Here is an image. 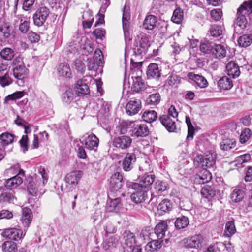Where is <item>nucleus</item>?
Returning <instances> with one entry per match:
<instances>
[{
    "label": "nucleus",
    "mask_w": 252,
    "mask_h": 252,
    "mask_svg": "<svg viewBox=\"0 0 252 252\" xmlns=\"http://www.w3.org/2000/svg\"><path fill=\"white\" fill-rule=\"evenodd\" d=\"M252 24V0H248L242 3L238 8L234 24L242 29H245L248 23Z\"/></svg>",
    "instance_id": "obj_1"
},
{
    "label": "nucleus",
    "mask_w": 252,
    "mask_h": 252,
    "mask_svg": "<svg viewBox=\"0 0 252 252\" xmlns=\"http://www.w3.org/2000/svg\"><path fill=\"white\" fill-rule=\"evenodd\" d=\"M178 115L175 106L171 105L168 109V113L160 116L159 120L169 132H176L177 126L175 119Z\"/></svg>",
    "instance_id": "obj_2"
},
{
    "label": "nucleus",
    "mask_w": 252,
    "mask_h": 252,
    "mask_svg": "<svg viewBox=\"0 0 252 252\" xmlns=\"http://www.w3.org/2000/svg\"><path fill=\"white\" fill-rule=\"evenodd\" d=\"M38 173L41 176L42 178V182L40 180L37 181L36 179H32L29 181L27 186V190L29 193L32 196H36L38 192V188L42 184L44 185L45 183L47 182L48 176L46 173L44 168L40 166L37 168Z\"/></svg>",
    "instance_id": "obj_3"
},
{
    "label": "nucleus",
    "mask_w": 252,
    "mask_h": 252,
    "mask_svg": "<svg viewBox=\"0 0 252 252\" xmlns=\"http://www.w3.org/2000/svg\"><path fill=\"white\" fill-rule=\"evenodd\" d=\"M50 13V11L48 7L45 6L39 7L32 17L34 24L38 27L43 26Z\"/></svg>",
    "instance_id": "obj_4"
},
{
    "label": "nucleus",
    "mask_w": 252,
    "mask_h": 252,
    "mask_svg": "<svg viewBox=\"0 0 252 252\" xmlns=\"http://www.w3.org/2000/svg\"><path fill=\"white\" fill-rule=\"evenodd\" d=\"M133 52L135 55H142L145 54L150 47V43L148 37L144 35L138 37L136 40Z\"/></svg>",
    "instance_id": "obj_5"
},
{
    "label": "nucleus",
    "mask_w": 252,
    "mask_h": 252,
    "mask_svg": "<svg viewBox=\"0 0 252 252\" xmlns=\"http://www.w3.org/2000/svg\"><path fill=\"white\" fill-rule=\"evenodd\" d=\"M132 139L126 135H122L115 137L112 141V145L115 148L121 150L128 149L131 145Z\"/></svg>",
    "instance_id": "obj_6"
},
{
    "label": "nucleus",
    "mask_w": 252,
    "mask_h": 252,
    "mask_svg": "<svg viewBox=\"0 0 252 252\" xmlns=\"http://www.w3.org/2000/svg\"><path fill=\"white\" fill-rule=\"evenodd\" d=\"M155 176L154 175H149L145 174L141 178L139 183H132L134 184V188L137 189L140 187L149 191L151 185L155 181Z\"/></svg>",
    "instance_id": "obj_7"
},
{
    "label": "nucleus",
    "mask_w": 252,
    "mask_h": 252,
    "mask_svg": "<svg viewBox=\"0 0 252 252\" xmlns=\"http://www.w3.org/2000/svg\"><path fill=\"white\" fill-rule=\"evenodd\" d=\"M80 140V142L84 145L85 147L90 150L96 151L99 145V140L97 137L93 133L89 135L84 139Z\"/></svg>",
    "instance_id": "obj_8"
},
{
    "label": "nucleus",
    "mask_w": 252,
    "mask_h": 252,
    "mask_svg": "<svg viewBox=\"0 0 252 252\" xmlns=\"http://www.w3.org/2000/svg\"><path fill=\"white\" fill-rule=\"evenodd\" d=\"M134 190V191L131 195V199L135 203H141L144 201L147 198V192L148 191L144 189L141 188L138 189H136L134 188V184L130 183L129 185Z\"/></svg>",
    "instance_id": "obj_9"
},
{
    "label": "nucleus",
    "mask_w": 252,
    "mask_h": 252,
    "mask_svg": "<svg viewBox=\"0 0 252 252\" xmlns=\"http://www.w3.org/2000/svg\"><path fill=\"white\" fill-rule=\"evenodd\" d=\"M20 59H16L14 60L13 64L15 67L13 69V73L14 76L18 79H22L28 74V70L23 63H20Z\"/></svg>",
    "instance_id": "obj_10"
},
{
    "label": "nucleus",
    "mask_w": 252,
    "mask_h": 252,
    "mask_svg": "<svg viewBox=\"0 0 252 252\" xmlns=\"http://www.w3.org/2000/svg\"><path fill=\"white\" fill-rule=\"evenodd\" d=\"M136 156L134 153H127L122 160V166L123 170L128 172L131 171L136 161Z\"/></svg>",
    "instance_id": "obj_11"
},
{
    "label": "nucleus",
    "mask_w": 252,
    "mask_h": 252,
    "mask_svg": "<svg viewBox=\"0 0 252 252\" xmlns=\"http://www.w3.org/2000/svg\"><path fill=\"white\" fill-rule=\"evenodd\" d=\"M130 131L131 135L136 137H145L149 133L148 127L144 124H134Z\"/></svg>",
    "instance_id": "obj_12"
},
{
    "label": "nucleus",
    "mask_w": 252,
    "mask_h": 252,
    "mask_svg": "<svg viewBox=\"0 0 252 252\" xmlns=\"http://www.w3.org/2000/svg\"><path fill=\"white\" fill-rule=\"evenodd\" d=\"M123 185L122 175L119 172L112 175L110 180V193L117 191L121 189Z\"/></svg>",
    "instance_id": "obj_13"
},
{
    "label": "nucleus",
    "mask_w": 252,
    "mask_h": 252,
    "mask_svg": "<svg viewBox=\"0 0 252 252\" xmlns=\"http://www.w3.org/2000/svg\"><path fill=\"white\" fill-rule=\"evenodd\" d=\"M204 238L201 234L195 235L185 240L186 247L191 248H199L202 247Z\"/></svg>",
    "instance_id": "obj_14"
},
{
    "label": "nucleus",
    "mask_w": 252,
    "mask_h": 252,
    "mask_svg": "<svg viewBox=\"0 0 252 252\" xmlns=\"http://www.w3.org/2000/svg\"><path fill=\"white\" fill-rule=\"evenodd\" d=\"M141 106L140 100L137 99L131 100L126 105V112L128 115H134L140 111Z\"/></svg>",
    "instance_id": "obj_15"
},
{
    "label": "nucleus",
    "mask_w": 252,
    "mask_h": 252,
    "mask_svg": "<svg viewBox=\"0 0 252 252\" xmlns=\"http://www.w3.org/2000/svg\"><path fill=\"white\" fill-rule=\"evenodd\" d=\"M3 235L6 238L17 241L22 238L23 232L20 229L11 228L5 229L3 232Z\"/></svg>",
    "instance_id": "obj_16"
},
{
    "label": "nucleus",
    "mask_w": 252,
    "mask_h": 252,
    "mask_svg": "<svg viewBox=\"0 0 252 252\" xmlns=\"http://www.w3.org/2000/svg\"><path fill=\"white\" fill-rule=\"evenodd\" d=\"M161 69L156 63H150L148 66L146 74L148 79H159L161 76Z\"/></svg>",
    "instance_id": "obj_17"
},
{
    "label": "nucleus",
    "mask_w": 252,
    "mask_h": 252,
    "mask_svg": "<svg viewBox=\"0 0 252 252\" xmlns=\"http://www.w3.org/2000/svg\"><path fill=\"white\" fill-rule=\"evenodd\" d=\"M112 195V193L108 195L106 206V210L108 212L118 211L121 206V199L119 197L111 198Z\"/></svg>",
    "instance_id": "obj_18"
},
{
    "label": "nucleus",
    "mask_w": 252,
    "mask_h": 252,
    "mask_svg": "<svg viewBox=\"0 0 252 252\" xmlns=\"http://www.w3.org/2000/svg\"><path fill=\"white\" fill-rule=\"evenodd\" d=\"M167 230V221L166 220H162L156 226L155 228V233L158 238L161 240L165 236Z\"/></svg>",
    "instance_id": "obj_19"
},
{
    "label": "nucleus",
    "mask_w": 252,
    "mask_h": 252,
    "mask_svg": "<svg viewBox=\"0 0 252 252\" xmlns=\"http://www.w3.org/2000/svg\"><path fill=\"white\" fill-rule=\"evenodd\" d=\"M188 77L189 79L194 81L197 86L200 88H206L208 85L207 80L204 77L198 74H195L193 72H189L188 74Z\"/></svg>",
    "instance_id": "obj_20"
},
{
    "label": "nucleus",
    "mask_w": 252,
    "mask_h": 252,
    "mask_svg": "<svg viewBox=\"0 0 252 252\" xmlns=\"http://www.w3.org/2000/svg\"><path fill=\"white\" fill-rule=\"evenodd\" d=\"M82 172L74 171L68 173L65 177V182L70 185H76L82 177Z\"/></svg>",
    "instance_id": "obj_21"
},
{
    "label": "nucleus",
    "mask_w": 252,
    "mask_h": 252,
    "mask_svg": "<svg viewBox=\"0 0 252 252\" xmlns=\"http://www.w3.org/2000/svg\"><path fill=\"white\" fill-rule=\"evenodd\" d=\"M212 178L210 172L206 169H203L195 176V181L198 184H204L209 182Z\"/></svg>",
    "instance_id": "obj_22"
},
{
    "label": "nucleus",
    "mask_w": 252,
    "mask_h": 252,
    "mask_svg": "<svg viewBox=\"0 0 252 252\" xmlns=\"http://www.w3.org/2000/svg\"><path fill=\"white\" fill-rule=\"evenodd\" d=\"M227 74L233 78H236L240 75V71L237 64L234 61L229 62L226 65Z\"/></svg>",
    "instance_id": "obj_23"
},
{
    "label": "nucleus",
    "mask_w": 252,
    "mask_h": 252,
    "mask_svg": "<svg viewBox=\"0 0 252 252\" xmlns=\"http://www.w3.org/2000/svg\"><path fill=\"white\" fill-rule=\"evenodd\" d=\"M31 215L32 211L30 208L25 207L22 209L21 220L24 227H28L31 223L32 220Z\"/></svg>",
    "instance_id": "obj_24"
},
{
    "label": "nucleus",
    "mask_w": 252,
    "mask_h": 252,
    "mask_svg": "<svg viewBox=\"0 0 252 252\" xmlns=\"http://www.w3.org/2000/svg\"><path fill=\"white\" fill-rule=\"evenodd\" d=\"M85 81L86 80H79L77 82L75 89L78 95L86 94L89 93V87Z\"/></svg>",
    "instance_id": "obj_25"
},
{
    "label": "nucleus",
    "mask_w": 252,
    "mask_h": 252,
    "mask_svg": "<svg viewBox=\"0 0 252 252\" xmlns=\"http://www.w3.org/2000/svg\"><path fill=\"white\" fill-rule=\"evenodd\" d=\"M157 17L153 15H149L146 17L143 22V27L146 30H153L157 25Z\"/></svg>",
    "instance_id": "obj_26"
},
{
    "label": "nucleus",
    "mask_w": 252,
    "mask_h": 252,
    "mask_svg": "<svg viewBox=\"0 0 252 252\" xmlns=\"http://www.w3.org/2000/svg\"><path fill=\"white\" fill-rule=\"evenodd\" d=\"M22 182V179L20 176L16 175L7 180L5 182V186L7 189L11 190L17 187Z\"/></svg>",
    "instance_id": "obj_27"
},
{
    "label": "nucleus",
    "mask_w": 252,
    "mask_h": 252,
    "mask_svg": "<svg viewBox=\"0 0 252 252\" xmlns=\"http://www.w3.org/2000/svg\"><path fill=\"white\" fill-rule=\"evenodd\" d=\"M13 191L9 190L2 192L0 195V203H14L16 198L13 194Z\"/></svg>",
    "instance_id": "obj_28"
},
{
    "label": "nucleus",
    "mask_w": 252,
    "mask_h": 252,
    "mask_svg": "<svg viewBox=\"0 0 252 252\" xmlns=\"http://www.w3.org/2000/svg\"><path fill=\"white\" fill-rule=\"evenodd\" d=\"M215 156L216 155L212 152H209L208 154H206L204 158L203 167H206L208 168H213L216 162Z\"/></svg>",
    "instance_id": "obj_29"
},
{
    "label": "nucleus",
    "mask_w": 252,
    "mask_h": 252,
    "mask_svg": "<svg viewBox=\"0 0 252 252\" xmlns=\"http://www.w3.org/2000/svg\"><path fill=\"white\" fill-rule=\"evenodd\" d=\"M125 244L130 248H132L136 244L135 237L134 234L129 231H126L123 234Z\"/></svg>",
    "instance_id": "obj_30"
},
{
    "label": "nucleus",
    "mask_w": 252,
    "mask_h": 252,
    "mask_svg": "<svg viewBox=\"0 0 252 252\" xmlns=\"http://www.w3.org/2000/svg\"><path fill=\"white\" fill-rule=\"evenodd\" d=\"M161 100V96L158 93H156L150 94L146 99V103L149 106H156L159 103Z\"/></svg>",
    "instance_id": "obj_31"
},
{
    "label": "nucleus",
    "mask_w": 252,
    "mask_h": 252,
    "mask_svg": "<svg viewBox=\"0 0 252 252\" xmlns=\"http://www.w3.org/2000/svg\"><path fill=\"white\" fill-rule=\"evenodd\" d=\"M218 85L220 89L229 90L233 86L231 80L227 76H223L218 82Z\"/></svg>",
    "instance_id": "obj_32"
},
{
    "label": "nucleus",
    "mask_w": 252,
    "mask_h": 252,
    "mask_svg": "<svg viewBox=\"0 0 252 252\" xmlns=\"http://www.w3.org/2000/svg\"><path fill=\"white\" fill-rule=\"evenodd\" d=\"M82 18L83 19L82 23L84 28H90L94 21L92 12L89 10L84 12L82 15Z\"/></svg>",
    "instance_id": "obj_33"
},
{
    "label": "nucleus",
    "mask_w": 252,
    "mask_h": 252,
    "mask_svg": "<svg viewBox=\"0 0 252 252\" xmlns=\"http://www.w3.org/2000/svg\"><path fill=\"white\" fill-rule=\"evenodd\" d=\"M174 224L177 229H184L189 225V220L187 217L182 216L176 219Z\"/></svg>",
    "instance_id": "obj_34"
},
{
    "label": "nucleus",
    "mask_w": 252,
    "mask_h": 252,
    "mask_svg": "<svg viewBox=\"0 0 252 252\" xmlns=\"http://www.w3.org/2000/svg\"><path fill=\"white\" fill-rule=\"evenodd\" d=\"M212 53L216 58H223L226 56V51L223 46L214 44Z\"/></svg>",
    "instance_id": "obj_35"
},
{
    "label": "nucleus",
    "mask_w": 252,
    "mask_h": 252,
    "mask_svg": "<svg viewBox=\"0 0 252 252\" xmlns=\"http://www.w3.org/2000/svg\"><path fill=\"white\" fill-rule=\"evenodd\" d=\"M142 118L146 122L151 123L157 119V113L154 110H146L142 115Z\"/></svg>",
    "instance_id": "obj_36"
},
{
    "label": "nucleus",
    "mask_w": 252,
    "mask_h": 252,
    "mask_svg": "<svg viewBox=\"0 0 252 252\" xmlns=\"http://www.w3.org/2000/svg\"><path fill=\"white\" fill-rule=\"evenodd\" d=\"M58 72L60 76L66 78L71 77V72L70 67L66 63H62L59 65Z\"/></svg>",
    "instance_id": "obj_37"
},
{
    "label": "nucleus",
    "mask_w": 252,
    "mask_h": 252,
    "mask_svg": "<svg viewBox=\"0 0 252 252\" xmlns=\"http://www.w3.org/2000/svg\"><path fill=\"white\" fill-rule=\"evenodd\" d=\"M245 192L240 187L235 188L231 194V198L233 202H240L244 197Z\"/></svg>",
    "instance_id": "obj_38"
},
{
    "label": "nucleus",
    "mask_w": 252,
    "mask_h": 252,
    "mask_svg": "<svg viewBox=\"0 0 252 252\" xmlns=\"http://www.w3.org/2000/svg\"><path fill=\"white\" fill-rule=\"evenodd\" d=\"M238 43L241 47H248L252 43V34L242 35L238 38Z\"/></svg>",
    "instance_id": "obj_39"
},
{
    "label": "nucleus",
    "mask_w": 252,
    "mask_h": 252,
    "mask_svg": "<svg viewBox=\"0 0 252 252\" xmlns=\"http://www.w3.org/2000/svg\"><path fill=\"white\" fill-rule=\"evenodd\" d=\"M145 87L144 82L141 77L137 76L133 78L132 88L134 91L138 92L144 89Z\"/></svg>",
    "instance_id": "obj_40"
},
{
    "label": "nucleus",
    "mask_w": 252,
    "mask_h": 252,
    "mask_svg": "<svg viewBox=\"0 0 252 252\" xmlns=\"http://www.w3.org/2000/svg\"><path fill=\"white\" fill-rule=\"evenodd\" d=\"M163 240H153L147 244L145 250L147 251L153 252L160 249L162 246Z\"/></svg>",
    "instance_id": "obj_41"
},
{
    "label": "nucleus",
    "mask_w": 252,
    "mask_h": 252,
    "mask_svg": "<svg viewBox=\"0 0 252 252\" xmlns=\"http://www.w3.org/2000/svg\"><path fill=\"white\" fill-rule=\"evenodd\" d=\"M201 195L205 198L210 200L216 194V191L210 186H206L201 190Z\"/></svg>",
    "instance_id": "obj_42"
},
{
    "label": "nucleus",
    "mask_w": 252,
    "mask_h": 252,
    "mask_svg": "<svg viewBox=\"0 0 252 252\" xmlns=\"http://www.w3.org/2000/svg\"><path fill=\"white\" fill-rule=\"evenodd\" d=\"M184 17L183 11L181 8H176L173 12L171 21L176 24H180Z\"/></svg>",
    "instance_id": "obj_43"
},
{
    "label": "nucleus",
    "mask_w": 252,
    "mask_h": 252,
    "mask_svg": "<svg viewBox=\"0 0 252 252\" xmlns=\"http://www.w3.org/2000/svg\"><path fill=\"white\" fill-rule=\"evenodd\" d=\"M0 31L5 38L9 37L13 32L12 27L9 23H3L1 24Z\"/></svg>",
    "instance_id": "obj_44"
},
{
    "label": "nucleus",
    "mask_w": 252,
    "mask_h": 252,
    "mask_svg": "<svg viewBox=\"0 0 252 252\" xmlns=\"http://www.w3.org/2000/svg\"><path fill=\"white\" fill-rule=\"evenodd\" d=\"M214 44L208 40H205L202 42L200 45V50L201 52L205 54H209L212 52Z\"/></svg>",
    "instance_id": "obj_45"
},
{
    "label": "nucleus",
    "mask_w": 252,
    "mask_h": 252,
    "mask_svg": "<svg viewBox=\"0 0 252 252\" xmlns=\"http://www.w3.org/2000/svg\"><path fill=\"white\" fill-rule=\"evenodd\" d=\"M3 252H17V244L12 241H5L2 246Z\"/></svg>",
    "instance_id": "obj_46"
},
{
    "label": "nucleus",
    "mask_w": 252,
    "mask_h": 252,
    "mask_svg": "<svg viewBox=\"0 0 252 252\" xmlns=\"http://www.w3.org/2000/svg\"><path fill=\"white\" fill-rule=\"evenodd\" d=\"M172 208V204L168 199L163 200L158 205V209L161 214L169 211Z\"/></svg>",
    "instance_id": "obj_47"
},
{
    "label": "nucleus",
    "mask_w": 252,
    "mask_h": 252,
    "mask_svg": "<svg viewBox=\"0 0 252 252\" xmlns=\"http://www.w3.org/2000/svg\"><path fill=\"white\" fill-rule=\"evenodd\" d=\"M0 56L5 60L10 61L13 58L14 53L12 49L6 47L1 51Z\"/></svg>",
    "instance_id": "obj_48"
},
{
    "label": "nucleus",
    "mask_w": 252,
    "mask_h": 252,
    "mask_svg": "<svg viewBox=\"0 0 252 252\" xmlns=\"http://www.w3.org/2000/svg\"><path fill=\"white\" fill-rule=\"evenodd\" d=\"M236 229L234 223L232 221H229L225 224L224 231L225 235L227 237H231L235 233Z\"/></svg>",
    "instance_id": "obj_49"
},
{
    "label": "nucleus",
    "mask_w": 252,
    "mask_h": 252,
    "mask_svg": "<svg viewBox=\"0 0 252 252\" xmlns=\"http://www.w3.org/2000/svg\"><path fill=\"white\" fill-rule=\"evenodd\" d=\"M74 98V94L73 91L71 89L66 90L63 94L62 96L63 102L66 104H69L73 100Z\"/></svg>",
    "instance_id": "obj_50"
},
{
    "label": "nucleus",
    "mask_w": 252,
    "mask_h": 252,
    "mask_svg": "<svg viewBox=\"0 0 252 252\" xmlns=\"http://www.w3.org/2000/svg\"><path fill=\"white\" fill-rule=\"evenodd\" d=\"M223 30V28L221 26L214 25L211 27L209 32L212 36L217 37L222 34Z\"/></svg>",
    "instance_id": "obj_51"
},
{
    "label": "nucleus",
    "mask_w": 252,
    "mask_h": 252,
    "mask_svg": "<svg viewBox=\"0 0 252 252\" xmlns=\"http://www.w3.org/2000/svg\"><path fill=\"white\" fill-rule=\"evenodd\" d=\"M132 124H133V122L122 121L117 126L118 130L121 134H125L127 131Z\"/></svg>",
    "instance_id": "obj_52"
},
{
    "label": "nucleus",
    "mask_w": 252,
    "mask_h": 252,
    "mask_svg": "<svg viewBox=\"0 0 252 252\" xmlns=\"http://www.w3.org/2000/svg\"><path fill=\"white\" fill-rule=\"evenodd\" d=\"M235 146V143L233 140L225 139L220 143V147L223 150L227 151Z\"/></svg>",
    "instance_id": "obj_53"
},
{
    "label": "nucleus",
    "mask_w": 252,
    "mask_h": 252,
    "mask_svg": "<svg viewBox=\"0 0 252 252\" xmlns=\"http://www.w3.org/2000/svg\"><path fill=\"white\" fill-rule=\"evenodd\" d=\"M186 123L188 128V135L186 139L187 140L189 141L193 139L194 134V127L189 117H186Z\"/></svg>",
    "instance_id": "obj_54"
},
{
    "label": "nucleus",
    "mask_w": 252,
    "mask_h": 252,
    "mask_svg": "<svg viewBox=\"0 0 252 252\" xmlns=\"http://www.w3.org/2000/svg\"><path fill=\"white\" fill-rule=\"evenodd\" d=\"M0 139L5 145H8L13 142L14 140V135L8 132L2 133L0 135Z\"/></svg>",
    "instance_id": "obj_55"
},
{
    "label": "nucleus",
    "mask_w": 252,
    "mask_h": 252,
    "mask_svg": "<svg viewBox=\"0 0 252 252\" xmlns=\"http://www.w3.org/2000/svg\"><path fill=\"white\" fill-rule=\"evenodd\" d=\"M12 83V79L8 73H6L3 76H0V85L5 87L10 85Z\"/></svg>",
    "instance_id": "obj_56"
},
{
    "label": "nucleus",
    "mask_w": 252,
    "mask_h": 252,
    "mask_svg": "<svg viewBox=\"0 0 252 252\" xmlns=\"http://www.w3.org/2000/svg\"><path fill=\"white\" fill-rule=\"evenodd\" d=\"M20 24L19 26L20 31L23 33H26L29 30L30 22L24 20L21 17H19Z\"/></svg>",
    "instance_id": "obj_57"
},
{
    "label": "nucleus",
    "mask_w": 252,
    "mask_h": 252,
    "mask_svg": "<svg viewBox=\"0 0 252 252\" xmlns=\"http://www.w3.org/2000/svg\"><path fill=\"white\" fill-rule=\"evenodd\" d=\"M252 134L251 130L249 128L244 129L241 132L240 136V141L241 143H245L247 142Z\"/></svg>",
    "instance_id": "obj_58"
},
{
    "label": "nucleus",
    "mask_w": 252,
    "mask_h": 252,
    "mask_svg": "<svg viewBox=\"0 0 252 252\" xmlns=\"http://www.w3.org/2000/svg\"><path fill=\"white\" fill-rule=\"evenodd\" d=\"M167 188V184L166 183L161 181H158L156 182L155 189L157 193H159L162 192L163 191L166 190Z\"/></svg>",
    "instance_id": "obj_59"
},
{
    "label": "nucleus",
    "mask_w": 252,
    "mask_h": 252,
    "mask_svg": "<svg viewBox=\"0 0 252 252\" xmlns=\"http://www.w3.org/2000/svg\"><path fill=\"white\" fill-rule=\"evenodd\" d=\"M130 19V14L128 11V9H127L126 6H125L123 9V17H122V23L123 26H125L126 25H130L129 20Z\"/></svg>",
    "instance_id": "obj_60"
},
{
    "label": "nucleus",
    "mask_w": 252,
    "mask_h": 252,
    "mask_svg": "<svg viewBox=\"0 0 252 252\" xmlns=\"http://www.w3.org/2000/svg\"><path fill=\"white\" fill-rule=\"evenodd\" d=\"M87 66L89 70L95 71L101 64L91 58L88 59Z\"/></svg>",
    "instance_id": "obj_61"
},
{
    "label": "nucleus",
    "mask_w": 252,
    "mask_h": 252,
    "mask_svg": "<svg viewBox=\"0 0 252 252\" xmlns=\"http://www.w3.org/2000/svg\"><path fill=\"white\" fill-rule=\"evenodd\" d=\"M103 58L101 51L100 49H96L94 53L93 57L91 59L102 64L103 63Z\"/></svg>",
    "instance_id": "obj_62"
},
{
    "label": "nucleus",
    "mask_w": 252,
    "mask_h": 252,
    "mask_svg": "<svg viewBox=\"0 0 252 252\" xmlns=\"http://www.w3.org/2000/svg\"><path fill=\"white\" fill-rule=\"evenodd\" d=\"M28 142L29 138L27 135H25L22 137V138L19 141V143L21 147L23 149V151L25 153L28 149Z\"/></svg>",
    "instance_id": "obj_63"
},
{
    "label": "nucleus",
    "mask_w": 252,
    "mask_h": 252,
    "mask_svg": "<svg viewBox=\"0 0 252 252\" xmlns=\"http://www.w3.org/2000/svg\"><path fill=\"white\" fill-rule=\"evenodd\" d=\"M74 65L78 72L81 73H84L85 70V65L81 60L76 59L74 61Z\"/></svg>",
    "instance_id": "obj_64"
}]
</instances>
